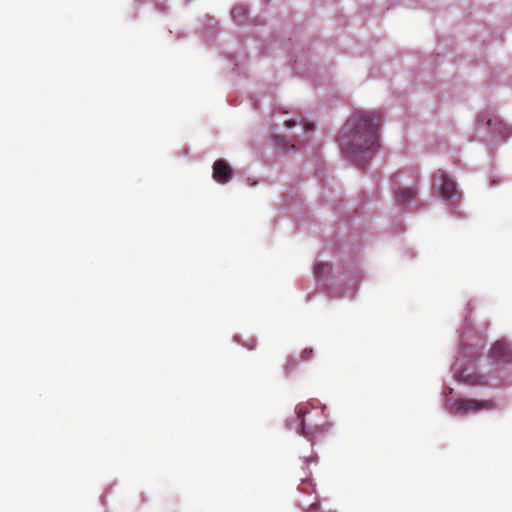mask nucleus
I'll return each mask as SVG.
<instances>
[{"instance_id": "1", "label": "nucleus", "mask_w": 512, "mask_h": 512, "mask_svg": "<svg viewBox=\"0 0 512 512\" xmlns=\"http://www.w3.org/2000/svg\"><path fill=\"white\" fill-rule=\"evenodd\" d=\"M381 117L375 112L359 111L352 115L339 135L342 152L353 159H360L378 145Z\"/></svg>"}, {"instance_id": "2", "label": "nucleus", "mask_w": 512, "mask_h": 512, "mask_svg": "<svg viewBox=\"0 0 512 512\" xmlns=\"http://www.w3.org/2000/svg\"><path fill=\"white\" fill-rule=\"evenodd\" d=\"M299 421V433L309 440L327 429L323 409L312 407L308 403H300L295 408Z\"/></svg>"}, {"instance_id": "3", "label": "nucleus", "mask_w": 512, "mask_h": 512, "mask_svg": "<svg viewBox=\"0 0 512 512\" xmlns=\"http://www.w3.org/2000/svg\"><path fill=\"white\" fill-rule=\"evenodd\" d=\"M495 408L496 403L492 400L459 398L451 402L449 409L453 414L465 415L467 413H476L482 410H492Z\"/></svg>"}, {"instance_id": "4", "label": "nucleus", "mask_w": 512, "mask_h": 512, "mask_svg": "<svg viewBox=\"0 0 512 512\" xmlns=\"http://www.w3.org/2000/svg\"><path fill=\"white\" fill-rule=\"evenodd\" d=\"M490 357L497 362H511L512 346L504 340H498L491 348Z\"/></svg>"}, {"instance_id": "5", "label": "nucleus", "mask_w": 512, "mask_h": 512, "mask_svg": "<svg viewBox=\"0 0 512 512\" xmlns=\"http://www.w3.org/2000/svg\"><path fill=\"white\" fill-rule=\"evenodd\" d=\"M435 178L438 179L441 184L439 186V194L444 200H451L456 192V184L451 180L444 171L439 170L435 174Z\"/></svg>"}, {"instance_id": "6", "label": "nucleus", "mask_w": 512, "mask_h": 512, "mask_svg": "<svg viewBox=\"0 0 512 512\" xmlns=\"http://www.w3.org/2000/svg\"><path fill=\"white\" fill-rule=\"evenodd\" d=\"M233 170L223 159L216 160L213 164V179L219 183H226L230 180Z\"/></svg>"}, {"instance_id": "7", "label": "nucleus", "mask_w": 512, "mask_h": 512, "mask_svg": "<svg viewBox=\"0 0 512 512\" xmlns=\"http://www.w3.org/2000/svg\"><path fill=\"white\" fill-rule=\"evenodd\" d=\"M416 196V191L412 188H400L396 192V199L399 203L405 204L413 200Z\"/></svg>"}, {"instance_id": "8", "label": "nucleus", "mask_w": 512, "mask_h": 512, "mask_svg": "<svg viewBox=\"0 0 512 512\" xmlns=\"http://www.w3.org/2000/svg\"><path fill=\"white\" fill-rule=\"evenodd\" d=\"M231 14L235 21L243 23L247 15V8L244 5H237L232 9Z\"/></svg>"}, {"instance_id": "9", "label": "nucleus", "mask_w": 512, "mask_h": 512, "mask_svg": "<svg viewBox=\"0 0 512 512\" xmlns=\"http://www.w3.org/2000/svg\"><path fill=\"white\" fill-rule=\"evenodd\" d=\"M486 124L488 126H492V130L499 134V135H502L504 137H506L507 135L505 134L504 130L506 129V126L502 123V121L498 120V119H495V120H492V119H487L486 120Z\"/></svg>"}, {"instance_id": "10", "label": "nucleus", "mask_w": 512, "mask_h": 512, "mask_svg": "<svg viewBox=\"0 0 512 512\" xmlns=\"http://www.w3.org/2000/svg\"><path fill=\"white\" fill-rule=\"evenodd\" d=\"M312 352H313L312 349H308V348L304 349L300 356L301 360H303V361L309 360L311 358Z\"/></svg>"}, {"instance_id": "11", "label": "nucleus", "mask_w": 512, "mask_h": 512, "mask_svg": "<svg viewBox=\"0 0 512 512\" xmlns=\"http://www.w3.org/2000/svg\"><path fill=\"white\" fill-rule=\"evenodd\" d=\"M273 139L277 141L278 144L283 143V148H286L288 144L284 143V138L282 136H274Z\"/></svg>"}, {"instance_id": "12", "label": "nucleus", "mask_w": 512, "mask_h": 512, "mask_svg": "<svg viewBox=\"0 0 512 512\" xmlns=\"http://www.w3.org/2000/svg\"><path fill=\"white\" fill-rule=\"evenodd\" d=\"M285 126L289 129L293 128L296 126V122L294 120H287L285 121Z\"/></svg>"}, {"instance_id": "13", "label": "nucleus", "mask_w": 512, "mask_h": 512, "mask_svg": "<svg viewBox=\"0 0 512 512\" xmlns=\"http://www.w3.org/2000/svg\"><path fill=\"white\" fill-rule=\"evenodd\" d=\"M247 347H248L249 349H254V347H255V341H254V340H251V343H249V344L247 345Z\"/></svg>"}, {"instance_id": "14", "label": "nucleus", "mask_w": 512, "mask_h": 512, "mask_svg": "<svg viewBox=\"0 0 512 512\" xmlns=\"http://www.w3.org/2000/svg\"><path fill=\"white\" fill-rule=\"evenodd\" d=\"M323 266V264H317L315 267L316 272L319 273L320 269L323 268Z\"/></svg>"}, {"instance_id": "15", "label": "nucleus", "mask_w": 512, "mask_h": 512, "mask_svg": "<svg viewBox=\"0 0 512 512\" xmlns=\"http://www.w3.org/2000/svg\"><path fill=\"white\" fill-rule=\"evenodd\" d=\"M305 129H306V131H310V130L313 129V125L312 124H306L305 125Z\"/></svg>"}]
</instances>
